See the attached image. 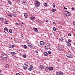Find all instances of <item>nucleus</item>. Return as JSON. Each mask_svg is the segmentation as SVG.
Returning a JSON list of instances; mask_svg holds the SVG:
<instances>
[{"mask_svg": "<svg viewBox=\"0 0 75 75\" xmlns=\"http://www.w3.org/2000/svg\"><path fill=\"white\" fill-rule=\"evenodd\" d=\"M1 56L2 58H4V59H7V57H8L7 55L6 54H1Z\"/></svg>", "mask_w": 75, "mask_h": 75, "instance_id": "1", "label": "nucleus"}, {"mask_svg": "<svg viewBox=\"0 0 75 75\" xmlns=\"http://www.w3.org/2000/svg\"><path fill=\"white\" fill-rule=\"evenodd\" d=\"M65 14L67 16H69L71 15V13L68 11H66L65 12Z\"/></svg>", "mask_w": 75, "mask_h": 75, "instance_id": "2", "label": "nucleus"}, {"mask_svg": "<svg viewBox=\"0 0 75 75\" xmlns=\"http://www.w3.org/2000/svg\"><path fill=\"white\" fill-rule=\"evenodd\" d=\"M67 57L68 58H72V55L69 54H67L66 55Z\"/></svg>", "mask_w": 75, "mask_h": 75, "instance_id": "3", "label": "nucleus"}, {"mask_svg": "<svg viewBox=\"0 0 75 75\" xmlns=\"http://www.w3.org/2000/svg\"><path fill=\"white\" fill-rule=\"evenodd\" d=\"M50 44H48L45 46V47L46 49H48L50 47Z\"/></svg>", "mask_w": 75, "mask_h": 75, "instance_id": "4", "label": "nucleus"}, {"mask_svg": "<svg viewBox=\"0 0 75 75\" xmlns=\"http://www.w3.org/2000/svg\"><path fill=\"white\" fill-rule=\"evenodd\" d=\"M35 6L36 7H38L40 6V2L36 1L35 2Z\"/></svg>", "mask_w": 75, "mask_h": 75, "instance_id": "5", "label": "nucleus"}, {"mask_svg": "<svg viewBox=\"0 0 75 75\" xmlns=\"http://www.w3.org/2000/svg\"><path fill=\"white\" fill-rule=\"evenodd\" d=\"M40 44L41 45H44V42L42 41H41L40 42Z\"/></svg>", "mask_w": 75, "mask_h": 75, "instance_id": "6", "label": "nucleus"}, {"mask_svg": "<svg viewBox=\"0 0 75 75\" xmlns=\"http://www.w3.org/2000/svg\"><path fill=\"white\" fill-rule=\"evenodd\" d=\"M59 50L62 51H63L64 49L63 48H62V47H59Z\"/></svg>", "mask_w": 75, "mask_h": 75, "instance_id": "7", "label": "nucleus"}, {"mask_svg": "<svg viewBox=\"0 0 75 75\" xmlns=\"http://www.w3.org/2000/svg\"><path fill=\"white\" fill-rule=\"evenodd\" d=\"M23 66L22 67L23 69H28V67L27 66Z\"/></svg>", "mask_w": 75, "mask_h": 75, "instance_id": "8", "label": "nucleus"}, {"mask_svg": "<svg viewBox=\"0 0 75 75\" xmlns=\"http://www.w3.org/2000/svg\"><path fill=\"white\" fill-rule=\"evenodd\" d=\"M4 30L6 31V33H8V29H7V28L6 27L4 29Z\"/></svg>", "mask_w": 75, "mask_h": 75, "instance_id": "9", "label": "nucleus"}, {"mask_svg": "<svg viewBox=\"0 0 75 75\" xmlns=\"http://www.w3.org/2000/svg\"><path fill=\"white\" fill-rule=\"evenodd\" d=\"M28 45L29 47H30V48H33V46L30 43H29Z\"/></svg>", "mask_w": 75, "mask_h": 75, "instance_id": "10", "label": "nucleus"}, {"mask_svg": "<svg viewBox=\"0 0 75 75\" xmlns=\"http://www.w3.org/2000/svg\"><path fill=\"white\" fill-rule=\"evenodd\" d=\"M22 4H24V5H25L26 4V3L25 1H21Z\"/></svg>", "mask_w": 75, "mask_h": 75, "instance_id": "11", "label": "nucleus"}, {"mask_svg": "<svg viewBox=\"0 0 75 75\" xmlns=\"http://www.w3.org/2000/svg\"><path fill=\"white\" fill-rule=\"evenodd\" d=\"M45 69H46L47 70H49L50 69V67L47 66L45 68Z\"/></svg>", "mask_w": 75, "mask_h": 75, "instance_id": "12", "label": "nucleus"}, {"mask_svg": "<svg viewBox=\"0 0 75 75\" xmlns=\"http://www.w3.org/2000/svg\"><path fill=\"white\" fill-rule=\"evenodd\" d=\"M67 45L68 47H70L71 46V43L69 42H67Z\"/></svg>", "mask_w": 75, "mask_h": 75, "instance_id": "13", "label": "nucleus"}, {"mask_svg": "<svg viewBox=\"0 0 75 75\" xmlns=\"http://www.w3.org/2000/svg\"><path fill=\"white\" fill-rule=\"evenodd\" d=\"M24 16L25 17V18H27V16H28V14L27 13H25L24 14Z\"/></svg>", "mask_w": 75, "mask_h": 75, "instance_id": "14", "label": "nucleus"}, {"mask_svg": "<svg viewBox=\"0 0 75 75\" xmlns=\"http://www.w3.org/2000/svg\"><path fill=\"white\" fill-rule=\"evenodd\" d=\"M30 19H31V20H34V19H35V17H31L30 18Z\"/></svg>", "mask_w": 75, "mask_h": 75, "instance_id": "15", "label": "nucleus"}, {"mask_svg": "<svg viewBox=\"0 0 75 75\" xmlns=\"http://www.w3.org/2000/svg\"><path fill=\"white\" fill-rule=\"evenodd\" d=\"M34 30L35 32H38V30L37 28H35Z\"/></svg>", "mask_w": 75, "mask_h": 75, "instance_id": "16", "label": "nucleus"}, {"mask_svg": "<svg viewBox=\"0 0 75 75\" xmlns=\"http://www.w3.org/2000/svg\"><path fill=\"white\" fill-rule=\"evenodd\" d=\"M49 70L50 71H52V70H53V68L51 67H50Z\"/></svg>", "mask_w": 75, "mask_h": 75, "instance_id": "17", "label": "nucleus"}, {"mask_svg": "<svg viewBox=\"0 0 75 75\" xmlns=\"http://www.w3.org/2000/svg\"><path fill=\"white\" fill-rule=\"evenodd\" d=\"M59 39L60 40V41H63V38H62L60 37Z\"/></svg>", "mask_w": 75, "mask_h": 75, "instance_id": "18", "label": "nucleus"}, {"mask_svg": "<svg viewBox=\"0 0 75 75\" xmlns=\"http://www.w3.org/2000/svg\"><path fill=\"white\" fill-rule=\"evenodd\" d=\"M40 68H41V69H44V66H42V65H40Z\"/></svg>", "mask_w": 75, "mask_h": 75, "instance_id": "19", "label": "nucleus"}, {"mask_svg": "<svg viewBox=\"0 0 75 75\" xmlns=\"http://www.w3.org/2000/svg\"><path fill=\"white\" fill-rule=\"evenodd\" d=\"M53 30L54 31H57V28L55 27H54L53 28Z\"/></svg>", "mask_w": 75, "mask_h": 75, "instance_id": "20", "label": "nucleus"}, {"mask_svg": "<svg viewBox=\"0 0 75 75\" xmlns=\"http://www.w3.org/2000/svg\"><path fill=\"white\" fill-rule=\"evenodd\" d=\"M44 54L45 56H47L48 55V53L47 52H45Z\"/></svg>", "mask_w": 75, "mask_h": 75, "instance_id": "21", "label": "nucleus"}, {"mask_svg": "<svg viewBox=\"0 0 75 75\" xmlns=\"http://www.w3.org/2000/svg\"><path fill=\"white\" fill-rule=\"evenodd\" d=\"M59 75H63V72H60L59 73Z\"/></svg>", "mask_w": 75, "mask_h": 75, "instance_id": "22", "label": "nucleus"}, {"mask_svg": "<svg viewBox=\"0 0 75 75\" xmlns=\"http://www.w3.org/2000/svg\"><path fill=\"white\" fill-rule=\"evenodd\" d=\"M23 47L25 49H26L27 48V46L26 45H24L23 46Z\"/></svg>", "mask_w": 75, "mask_h": 75, "instance_id": "23", "label": "nucleus"}, {"mask_svg": "<svg viewBox=\"0 0 75 75\" xmlns=\"http://www.w3.org/2000/svg\"><path fill=\"white\" fill-rule=\"evenodd\" d=\"M9 33H12V32H13V31L11 29H10L9 30Z\"/></svg>", "mask_w": 75, "mask_h": 75, "instance_id": "24", "label": "nucleus"}, {"mask_svg": "<svg viewBox=\"0 0 75 75\" xmlns=\"http://www.w3.org/2000/svg\"><path fill=\"white\" fill-rule=\"evenodd\" d=\"M5 67L6 68H8L9 67V66H8V64H6V66H5Z\"/></svg>", "mask_w": 75, "mask_h": 75, "instance_id": "25", "label": "nucleus"}, {"mask_svg": "<svg viewBox=\"0 0 75 75\" xmlns=\"http://www.w3.org/2000/svg\"><path fill=\"white\" fill-rule=\"evenodd\" d=\"M13 16H14V17H16V13H13Z\"/></svg>", "mask_w": 75, "mask_h": 75, "instance_id": "26", "label": "nucleus"}, {"mask_svg": "<svg viewBox=\"0 0 75 75\" xmlns=\"http://www.w3.org/2000/svg\"><path fill=\"white\" fill-rule=\"evenodd\" d=\"M52 11L53 12H54V11H56V10L55 9H53L52 10Z\"/></svg>", "mask_w": 75, "mask_h": 75, "instance_id": "27", "label": "nucleus"}, {"mask_svg": "<svg viewBox=\"0 0 75 75\" xmlns=\"http://www.w3.org/2000/svg\"><path fill=\"white\" fill-rule=\"evenodd\" d=\"M53 8H55V4H53Z\"/></svg>", "mask_w": 75, "mask_h": 75, "instance_id": "28", "label": "nucleus"}, {"mask_svg": "<svg viewBox=\"0 0 75 75\" xmlns=\"http://www.w3.org/2000/svg\"><path fill=\"white\" fill-rule=\"evenodd\" d=\"M23 58H26L27 56L25 54H24L23 55Z\"/></svg>", "mask_w": 75, "mask_h": 75, "instance_id": "29", "label": "nucleus"}, {"mask_svg": "<svg viewBox=\"0 0 75 75\" xmlns=\"http://www.w3.org/2000/svg\"><path fill=\"white\" fill-rule=\"evenodd\" d=\"M30 68L32 69H33L34 68V67L33 66H32V65H30Z\"/></svg>", "mask_w": 75, "mask_h": 75, "instance_id": "30", "label": "nucleus"}, {"mask_svg": "<svg viewBox=\"0 0 75 75\" xmlns=\"http://www.w3.org/2000/svg\"><path fill=\"white\" fill-rule=\"evenodd\" d=\"M5 24H8V22L7 21H5Z\"/></svg>", "mask_w": 75, "mask_h": 75, "instance_id": "31", "label": "nucleus"}, {"mask_svg": "<svg viewBox=\"0 0 75 75\" xmlns=\"http://www.w3.org/2000/svg\"><path fill=\"white\" fill-rule=\"evenodd\" d=\"M28 69L29 71H31V70H32V69L31 68H30V67Z\"/></svg>", "mask_w": 75, "mask_h": 75, "instance_id": "32", "label": "nucleus"}, {"mask_svg": "<svg viewBox=\"0 0 75 75\" xmlns=\"http://www.w3.org/2000/svg\"><path fill=\"white\" fill-rule=\"evenodd\" d=\"M11 54H16V53L15 52H11Z\"/></svg>", "mask_w": 75, "mask_h": 75, "instance_id": "33", "label": "nucleus"}, {"mask_svg": "<svg viewBox=\"0 0 75 75\" xmlns=\"http://www.w3.org/2000/svg\"><path fill=\"white\" fill-rule=\"evenodd\" d=\"M56 74L57 75H59V72H57L56 73Z\"/></svg>", "mask_w": 75, "mask_h": 75, "instance_id": "34", "label": "nucleus"}, {"mask_svg": "<svg viewBox=\"0 0 75 75\" xmlns=\"http://www.w3.org/2000/svg\"><path fill=\"white\" fill-rule=\"evenodd\" d=\"M0 19L1 20V21H3V20H4V19L3 18H1Z\"/></svg>", "mask_w": 75, "mask_h": 75, "instance_id": "35", "label": "nucleus"}, {"mask_svg": "<svg viewBox=\"0 0 75 75\" xmlns=\"http://www.w3.org/2000/svg\"><path fill=\"white\" fill-rule=\"evenodd\" d=\"M15 24L18 25H20V23H15Z\"/></svg>", "mask_w": 75, "mask_h": 75, "instance_id": "36", "label": "nucleus"}, {"mask_svg": "<svg viewBox=\"0 0 75 75\" xmlns=\"http://www.w3.org/2000/svg\"><path fill=\"white\" fill-rule=\"evenodd\" d=\"M48 53L49 54H51V52L50 51H48Z\"/></svg>", "mask_w": 75, "mask_h": 75, "instance_id": "37", "label": "nucleus"}, {"mask_svg": "<svg viewBox=\"0 0 75 75\" xmlns=\"http://www.w3.org/2000/svg\"><path fill=\"white\" fill-rule=\"evenodd\" d=\"M44 6H47V4H46V3L44 4Z\"/></svg>", "mask_w": 75, "mask_h": 75, "instance_id": "38", "label": "nucleus"}, {"mask_svg": "<svg viewBox=\"0 0 75 75\" xmlns=\"http://www.w3.org/2000/svg\"><path fill=\"white\" fill-rule=\"evenodd\" d=\"M8 3H9L10 4H11V2L10 1H8Z\"/></svg>", "mask_w": 75, "mask_h": 75, "instance_id": "39", "label": "nucleus"}, {"mask_svg": "<svg viewBox=\"0 0 75 75\" xmlns=\"http://www.w3.org/2000/svg\"><path fill=\"white\" fill-rule=\"evenodd\" d=\"M8 16H9V17H12V15L10 14L8 15Z\"/></svg>", "mask_w": 75, "mask_h": 75, "instance_id": "40", "label": "nucleus"}, {"mask_svg": "<svg viewBox=\"0 0 75 75\" xmlns=\"http://www.w3.org/2000/svg\"><path fill=\"white\" fill-rule=\"evenodd\" d=\"M71 10H74V7H72Z\"/></svg>", "mask_w": 75, "mask_h": 75, "instance_id": "41", "label": "nucleus"}, {"mask_svg": "<svg viewBox=\"0 0 75 75\" xmlns=\"http://www.w3.org/2000/svg\"><path fill=\"white\" fill-rule=\"evenodd\" d=\"M21 24L22 26H23V25H24V24L23 23H21Z\"/></svg>", "mask_w": 75, "mask_h": 75, "instance_id": "42", "label": "nucleus"}, {"mask_svg": "<svg viewBox=\"0 0 75 75\" xmlns=\"http://www.w3.org/2000/svg\"><path fill=\"white\" fill-rule=\"evenodd\" d=\"M71 35H72V34H71V33H69L68 34L69 36H71Z\"/></svg>", "mask_w": 75, "mask_h": 75, "instance_id": "43", "label": "nucleus"}, {"mask_svg": "<svg viewBox=\"0 0 75 75\" xmlns=\"http://www.w3.org/2000/svg\"><path fill=\"white\" fill-rule=\"evenodd\" d=\"M68 41L69 42H71V40L69 39L68 40Z\"/></svg>", "mask_w": 75, "mask_h": 75, "instance_id": "44", "label": "nucleus"}, {"mask_svg": "<svg viewBox=\"0 0 75 75\" xmlns=\"http://www.w3.org/2000/svg\"><path fill=\"white\" fill-rule=\"evenodd\" d=\"M35 52H36V53H38V51H37V50H36L35 51Z\"/></svg>", "mask_w": 75, "mask_h": 75, "instance_id": "45", "label": "nucleus"}, {"mask_svg": "<svg viewBox=\"0 0 75 75\" xmlns=\"http://www.w3.org/2000/svg\"><path fill=\"white\" fill-rule=\"evenodd\" d=\"M9 47V48H13V47L12 46H10Z\"/></svg>", "mask_w": 75, "mask_h": 75, "instance_id": "46", "label": "nucleus"}, {"mask_svg": "<svg viewBox=\"0 0 75 75\" xmlns=\"http://www.w3.org/2000/svg\"><path fill=\"white\" fill-rule=\"evenodd\" d=\"M16 75H20V74L18 73H17L16 74Z\"/></svg>", "mask_w": 75, "mask_h": 75, "instance_id": "47", "label": "nucleus"}, {"mask_svg": "<svg viewBox=\"0 0 75 75\" xmlns=\"http://www.w3.org/2000/svg\"><path fill=\"white\" fill-rule=\"evenodd\" d=\"M64 8L65 10H67V8H66V7H64Z\"/></svg>", "mask_w": 75, "mask_h": 75, "instance_id": "48", "label": "nucleus"}, {"mask_svg": "<svg viewBox=\"0 0 75 75\" xmlns=\"http://www.w3.org/2000/svg\"><path fill=\"white\" fill-rule=\"evenodd\" d=\"M25 66H26V67H27V66H28V65H27L26 64H25V65H23V66H25Z\"/></svg>", "mask_w": 75, "mask_h": 75, "instance_id": "49", "label": "nucleus"}, {"mask_svg": "<svg viewBox=\"0 0 75 75\" xmlns=\"http://www.w3.org/2000/svg\"><path fill=\"white\" fill-rule=\"evenodd\" d=\"M11 46L13 48V47H15V46L14 45H11Z\"/></svg>", "mask_w": 75, "mask_h": 75, "instance_id": "50", "label": "nucleus"}, {"mask_svg": "<svg viewBox=\"0 0 75 75\" xmlns=\"http://www.w3.org/2000/svg\"><path fill=\"white\" fill-rule=\"evenodd\" d=\"M46 22H47V23H48V20H46Z\"/></svg>", "mask_w": 75, "mask_h": 75, "instance_id": "51", "label": "nucleus"}, {"mask_svg": "<svg viewBox=\"0 0 75 75\" xmlns=\"http://www.w3.org/2000/svg\"><path fill=\"white\" fill-rule=\"evenodd\" d=\"M73 24L74 25H75V22L73 23Z\"/></svg>", "mask_w": 75, "mask_h": 75, "instance_id": "52", "label": "nucleus"}, {"mask_svg": "<svg viewBox=\"0 0 75 75\" xmlns=\"http://www.w3.org/2000/svg\"><path fill=\"white\" fill-rule=\"evenodd\" d=\"M53 24H55V22H53Z\"/></svg>", "mask_w": 75, "mask_h": 75, "instance_id": "53", "label": "nucleus"}, {"mask_svg": "<svg viewBox=\"0 0 75 75\" xmlns=\"http://www.w3.org/2000/svg\"><path fill=\"white\" fill-rule=\"evenodd\" d=\"M32 73H33V74H34V73H35V71H33L32 72Z\"/></svg>", "mask_w": 75, "mask_h": 75, "instance_id": "54", "label": "nucleus"}, {"mask_svg": "<svg viewBox=\"0 0 75 75\" xmlns=\"http://www.w3.org/2000/svg\"><path fill=\"white\" fill-rule=\"evenodd\" d=\"M21 37H23V36H24V35H21Z\"/></svg>", "mask_w": 75, "mask_h": 75, "instance_id": "55", "label": "nucleus"}, {"mask_svg": "<svg viewBox=\"0 0 75 75\" xmlns=\"http://www.w3.org/2000/svg\"><path fill=\"white\" fill-rule=\"evenodd\" d=\"M1 73V71L0 70V74Z\"/></svg>", "mask_w": 75, "mask_h": 75, "instance_id": "56", "label": "nucleus"}, {"mask_svg": "<svg viewBox=\"0 0 75 75\" xmlns=\"http://www.w3.org/2000/svg\"><path fill=\"white\" fill-rule=\"evenodd\" d=\"M37 73H40V71H38V72H37Z\"/></svg>", "mask_w": 75, "mask_h": 75, "instance_id": "57", "label": "nucleus"}, {"mask_svg": "<svg viewBox=\"0 0 75 75\" xmlns=\"http://www.w3.org/2000/svg\"><path fill=\"white\" fill-rule=\"evenodd\" d=\"M4 32L5 33H6V32L5 31H4Z\"/></svg>", "mask_w": 75, "mask_h": 75, "instance_id": "58", "label": "nucleus"}, {"mask_svg": "<svg viewBox=\"0 0 75 75\" xmlns=\"http://www.w3.org/2000/svg\"><path fill=\"white\" fill-rule=\"evenodd\" d=\"M11 39H13V38H11Z\"/></svg>", "mask_w": 75, "mask_h": 75, "instance_id": "59", "label": "nucleus"}]
</instances>
